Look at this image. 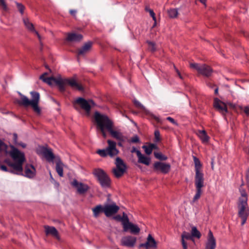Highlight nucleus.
Masks as SVG:
<instances>
[{"label": "nucleus", "instance_id": "f257e3e1", "mask_svg": "<svg viewBox=\"0 0 249 249\" xmlns=\"http://www.w3.org/2000/svg\"><path fill=\"white\" fill-rule=\"evenodd\" d=\"M11 150L9 152V154L15 162H9L8 165L13 168L12 172L18 175H22V164L25 160L24 154L13 146H11Z\"/></svg>", "mask_w": 249, "mask_h": 249}, {"label": "nucleus", "instance_id": "f03ea898", "mask_svg": "<svg viewBox=\"0 0 249 249\" xmlns=\"http://www.w3.org/2000/svg\"><path fill=\"white\" fill-rule=\"evenodd\" d=\"M20 96V99L15 100V103L20 106L25 107L31 106L34 111L37 114L40 113V108L38 107V104L40 100V94L36 91H31L30 94L32 99L30 100L27 97L19 92Z\"/></svg>", "mask_w": 249, "mask_h": 249}, {"label": "nucleus", "instance_id": "7ed1b4c3", "mask_svg": "<svg viewBox=\"0 0 249 249\" xmlns=\"http://www.w3.org/2000/svg\"><path fill=\"white\" fill-rule=\"evenodd\" d=\"M94 119L96 123L97 129L100 130L103 137H107V134L105 132L107 130V124L110 123V120L105 115L101 114L98 112H95L94 114Z\"/></svg>", "mask_w": 249, "mask_h": 249}, {"label": "nucleus", "instance_id": "20e7f679", "mask_svg": "<svg viewBox=\"0 0 249 249\" xmlns=\"http://www.w3.org/2000/svg\"><path fill=\"white\" fill-rule=\"evenodd\" d=\"M103 188H108L110 185V180L107 174L101 169H96L93 172Z\"/></svg>", "mask_w": 249, "mask_h": 249}, {"label": "nucleus", "instance_id": "39448f33", "mask_svg": "<svg viewBox=\"0 0 249 249\" xmlns=\"http://www.w3.org/2000/svg\"><path fill=\"white\" fill-rule=\"evenodd\" d=\"M68 85L74 89H77L79 91L83 90V86L79 84L77 81L74 78H61V82L60 87V91L63 92L65 90V85Z\"/></svg>", "mask_w": 249, "mask_h": 249}, {"label": "nucleus", "instance_id": "423d86ee", "mask_svg": "<svg viewBox=\"0 0 249 249\" xmlns=\"http://www.w3.org/2000/svg\"><path fill=\"white\" fill-rule=\"evenodd\" d=\"M116 168L112 171L115 177L119 178L122 177L126 169V166L124 161L120 158L117 157L115 160Z\"/></svg>", "mask_w": 249, "mask_h": 249}, {"label": "nucleus", "instance_id": "0eeeda50", "mask_svg": "<svg viewBox=\"0 0 249 249\" xmlns=\"http://www.w3.org/2000/svg\"><path fill=\"white\" fill-rule=\"evenodd\" d=\"M238 208V216L241 219V225H243L246 223L249 214L247 202L244 201L243 203H239Z\"/></svg>", "mask_w": 249, "mask_h": 249}, {"label": "nucleus", "instance_id": "6e6552de", "mask_svg": "<svg viewBox=\"0 0 249 249\" xmlns=\"http://www.w3.org/2000/svg\"><path fill=\"white\" fill-rule=\"evenodd\" d=\"M191 68L196 70L198 72L205 76H210L212 72L211 67L205 64L200 65L197 63H191L190 64Z\"/></svg>", "mask_w": 249, "mask_h": 249}, {"label": "nucleus", "instance_id": "1a4fd4ad", "mask_svg": "<svg viewBox=\"0 0 249 249\" xmlns=\"http://www.w3.org/2000/svg\"><path fill=\"white\" fill-rule=\"evenodd\" d=\"M107 124V130L110 133L111 136L117 140L123 142L125 141L126 138L119 130L113 129V122L110 120V123L108 122Z\"/></svg>", "mask_w": 249, "mask_h": 249}, {"label": "nucleus", "instance_id": "9d476101", "mask_svg": "<svg viewBox=\"0 0 249 249\" xmlns=\"http://www.w3.org/2000/svg\"><path fill=\"white\" fill-rule=\"evenodd\" d=\"M75 103L79 105L86 112L88 115H89L91 107L95 105L92 100L87 101L81 97L76 99Z\"/></svg>", "mask_w": 249, "mask_h": 249}, {"label": "nucleus", "instance_id": "9b49d317", "mask_svg": "<svg viewBox=\"0 0 249 249\" xmlns=\"http://www.w3.org/2000/svg\"><path fill=\"white\" fill-rule=\"evenodd\" d=\"M153 168L156 172L166 174L170 171L171 165L168 163L157 161L154 163Z\"/></svg>", "mask_w": 249, "mask_h": 249}, {"label": "nucleus", "instance_id": "f8f14e48", "mask_svg": "<svg viewBox=\"0 0 249 249\" xmlns=\"http://www.w3.org/2000/svg\"><path fill=\"white\" fill-rule=\"evenodd\" d=\"M48 75V73L45 72L40 76V79L42 80L44 82L48 84L50 86H52L53 84L57 85L59 89H60L61 78L58 77L57 78L54 77H46V76Z\"/></svg>", "mask_w": 249, "mask_h": 249}, {"label": "nucleus", "instance_id": "ddd939ff", "mask_svg": "<svg viewBox=\"0 0 249 249\" xmlns=\"http://www.w3.org/2000/svg\"><path fill=\"white\" fill-rule=\"evenodd\" d=\"M71 184L76 189L77 193L80 195L85 194L89 189V187L87 184L79 182L76 179H74Z\"/></svg>", "mask_w": 249, "mask_h": 249}, {"label": "nucleus", "instance_id": "4468645a", "mask_svg": "<svg viewBox=\"0 0 249 249\" xmlns=\"http://www.w3.org/2000/svg\"><path fill=\"white\" fill-rule=\"evenodd\" d=\"M139 247L144 248L145 249H155L157 247V244L154 238L149 234L147 236L146 242L141 244Z\"/></svg>", "mask_w": 249, "mask_h": 249}, {"label": "nucleus", "instance_id": "2eb2a0df", "mask_svg": "<svg viewBox=\"0 0 249 249\" xmlns=\"http://www.w3.org/2000/svg\"><path fill=\"white\" fill-rule=\"evenodd\" d=\"M136 241L137 238L134 236H125L121 239V244L122 246L132 248L135 246Z\"/></svg>", "mask_w": 249, "mask_h": 249}, {"label": "nucleus", "instance_id": "dca6fc26", "mask_svg": "<svg viewBox=\"0 0 249 249\" xmlns=\"http://www.w3.org/2000/svg\"><path fill=\"white\" fill-rule=\"evenodd\" d=\"M38 153L42 154L46 160L49 162L53 161L55 157L51 148H47L44 147L40 148Z\"/></svg>", "mask_w": 249, "mask_h": 249}, {"label": "nucleus", "instance_id": "f3484780", "mask_svg": "<svg viewBox=\"0 0 249 249\" xmlns=\"http://www.w3.org/2000/svg\"><path fill=\"white\" fill-rule=\"evenodd\" d=\"M108 146L106 148L108 156L113 157L117 155L119 151L116 148V143L111 140H107Z\"/></svg>", "mask_w": 249, "mask_h": 249}, {"label": "nucleus", "instance_id": "a211bd4d", "mask_svg": "<svg viewBox=\"0 0 249 249\" xmlns=\"http://www.w3.org/2000/svg\"><path fill=\"white\" fill-rule=\"evenodd\" d=\"M119 210V207L115 203L107 205L104 207V213L107 217H109L117 213Z\"/></svg>", "mask_w": 249, "mask_h": 249}, {"label": "nucleus", "instance_id": "6ab92c4d", "mask_svg": "<svg viewBox=\"0 0 249 249\" xmlns=\"http://www.w3.org/2000/svg\"><path fill=\"white\" fill-rule=\"evenodd\" d=\"M45 229V232L47 236L51 235L55 238L58 240H60V237L59 235L58 232L56 228L53 226H49L45 225L44 226Z\"/></svg>", "mask_w": 249, "mask_h": 249}, {"label": "nucleus", "instance_id": "aec40b11", "mask_svg": "<svg viewBox=\"0 0 249 249\" xmlns=\"http://www.w3.org/2000/svg\"><path fill=\"white\" fill-rule=\"evenodd\" d=\"M216 248V240L211 231H209L205 249H215Z\"/></svg>", "mask_w": 249, "mask_h": 249}, {"label": "nucleus", "instance_id": "412c9836", "mask_svg": "<svg viewBox=\"0 0 249 249\" xmlns=\"http://www.w3.org/2000/svg\"><path fill=\"white\" fill-rule=\"evenodd\" d=\"M123 231L124 232L129 231L131 233L134 234H138L140 231V229L137 225L134 224L131 222L124 224L123 227Z\"/></svg>", "mask_w": 249, "mask_h": 249}, {"label": "nucleus", "instance_id": "4be33fe9", "mask_svg": "<svg viewBox=\"0 0 249 249\" xmlns=\"http://www.w3.org/2000/svg\"><path fill=\"white\" fill-rule=\"evenodd\" d=\"M204 174L202 172L195 173V184L196 188L201 189L204 187Z\"/></svg>", "mask_w": 249, "mask_h": 249}, {"label": "nucleus", "instance_id": "5701e85b", "mask_svg": "<svg viewBox=\"0 0 249 249\" xmlns=\"http://www.w3.org/2000/svg\"><path fill=\"white\" fill-rule=\"evenodd\" d=\"M214 107L223 114H225L227 112V107L226 104L217 98L214 99Z\"/></svg>", "mask_w": 249, "mask_h": 249}, {"label": "nucleus", "instance_id": "b1692460", "mask_svg": "<svg viewBox=\"0 0 249 249\" xmlns=\"http://www.w3.org/2000/svg\"><path fill=\"white\" fill-rule=\"evenodd\" d=\"M83 38L82 35L75 33H71L67 34L66 40L69 42H79Z\"/></svg>", "mask_w": 249, "mask_h": 249}, {"label": "nucleus", "instance_id": "393cba45", "mask_svg": "<svg viewBox=\"0 0 249 249\" xmlns=\"http://www.w3.org/2000/svg\"><path fill=\"white\" fill-rule=\"evenodd\" d=\"M24 176L29 178H33L36 174V169L32 165H27L25 167Z\"/></svg>", "mask_w": 249, "mask_h": 249}, {"label": "nucleus", "instance_id": "a878e982", "mask_svg": "<svg viewBox=\"0 0 249 249\" xmlns=\"http://www.w3.org/2000/svg\"><path fill=\"white\" fill-rule=\"evenodd\" d=\"M92 46L91 42L86 43L81 48L78 50L77 54L78 55H84L89 52Z\"/></svg>", "mask_w": 249, "mask_h": 249}, {"label": "nucleus", "instance_id": "bb28decb", "mask_svg": "<svg viewBox=\"0 0 249 249\" xmlns=\"http://www.w3.org/2000/svg\"><path fill=\"white\" fill-rule=\"evenodd\" d=\"M187 240H193V237L191 234L184 231L181 235V243L183 249H187V243L186 242Z\"/></svg>", "mask_w": 249, "mask_h": 249}, {"label": "nucleus", "instance_id": "cd10ccee", "mask_svg": "<svg viewBox=\"0 0 249 249\" xmlns=\"http://www.w3.org/2000/svg\"><path fill=\"white\" fill-rule=\"evenodd\" d=\"M137 157L138 158V162L144 164L146 165H149L150 162V159L142 155L141 152H137Z\"/></svg>", "mask_w": 249, "mask_h": 249}, {"label": "nucleus", "instance_id": "c85d7f7f", "mask_svg": "<svg viewBox=\"0 0 249 249\" xmlns=\"http://www.w3.org/2000/svg\"><path fill=\"white\" fill-rule=\"evenodd\" d=\"M23 21L26 27L30 31L35 32L37 35L38 39L40 40V36L39 35L38 33L35 30L33 24L30 22L29 19L28 18H23Z\"/></svg>", "mask_w": 249, "mask_h": 249}, {"label": "nucleus", "instance_id": "c756f323", "mask_svg": "<svg viewBox=\"0 0 249 249\" xmlns=\"http://www.w3.org/2000/svg\"><path fill=\"white\" fill-rule=\"evenodd\" d=\"M196 134L200 139L203 143H207L208 142L210 137L208 136L206 132L204 130H198Z\"/></svg>", "mask_w": 249, "mask_h": 249}, {"label": "nucleus", "instance_id": "7c9ffc66", "mask_svg": "<svg viewBox=\"0 0 249 249\" xmlns=\"http://www.w3.org/2000/svg\"><path fill=\"white\" fill-rule=\"evenodd\" d=\"M63 166L64 164L60 159H57L56 161V171L61 177L63 176Z\"/></svg>", "mask_w": 249, "mask_h": 249}, {"label": "nucleus", "instance_id": "2f4dec72", "mask_svg": "<svg viewBox=\"0 0 249 249\" xmlns=\"http://www.w3.org/2000/svg\"><path fill=\"white\" fill-rule=\"evenodd\" d=\"M93 213V215L95 217H97L99 216V214L102 212L104 213V207L99 205L96 206L95 207L92 208V209Z\"/></svg>", "mask_w": 249, "mask_h": 249}, {"label": "nucleus", "instance_id": "473e14b6", "mask_svg": "<svg viewBox=\"0 0 249 249\" xmlns=\"http://www.w3.org/2000/svg\"><path fill=\"white\" fill-rule=\"evenodd\" d=\"M193 159L195 165V173L202 172L201 170L202 164L199 159L196 157H194Z\"/></svg>", "mask_w": 249, "mask_h": 249}, {"label": "nucleus", "instance_id": "72a5a7b5", "mask_svg": "<svg viewBox=\"0 0 249 249\" xmlns=\"http://www.w3.org/2000/svg\"><path fill=\"white\" fill-rule=\"evenodd\" d=\"M240 192L241 196L239 198V203H243L244 201L247 202L248 198L246 191L244 189H240Z\"/></svg>", "mask_w": 249, "mask_h": 249}, {"label": "nucleus", "instance_id": "f704fd0d", "mask_svg": "<svg viewBox=\"0 0 249 249\" xmlns=\"http://www.w3.org/2000/svg\"><path fill=\"white\" fill-rule=\"evenodd\" d=\"M202 190L200 188H196V193L194 196L192 201H191V203L193 204L196 201H197L201 196V195L202 194Z\"/></svg>", "mask_w": 249, "mask_h": 249}, {"label": "nucleus", "instance_id": "c9c22d12", "mask_svg": "<svg viewBox=\"0 0 249 249\" xmlns=\"http://www.w3.org/2000/svg\"><path fill=\"white\" fill-rule=\"evenodd\" d=\"M191 235L193 237H195L199 238L201 236L200 232L197 230L196 227H193L192 228Z\"/></svg>", "mask_w": 249, "mask_h": 249}, {"label": "nucleus", "instance_id": "e433bc0d", "mask_svg": "<svg viewBox=\"0 0 249 249\" xmlns=\"http://www.w3.org/2000/svg\"><path fill=\"white\" fill-rule=\"evenodd\" d=\"M168 14L170 18H175L177 17L178 12L176 9H171L168 11Z\"/></svg>", "mask_w": 249, "mask_h": 249}, {"label": "nucleus", "instance_id": "4c0bfd02", "mask_svg": "<svg viewBox=\"0 0 249 249\" xmlns=\"http://www.w3.org/2000/svg\"><path fill=\"white\" fill-rule=\"evenodd\" d=\"M154 156L157 159L161 160H166L168 159L167 156L160 152H154Z\"/></svg>", "mask_w": 249, "mask_h": 249}, {"label": "nucleus", "instance_id": "58836bf2", "mask_svg": "<svg viewBox=\"0 0 249 249\" xmlns=\"http://www.w3.org/2000/svg\"><path fill=\"white\" fill-rule=\"evenodd\" d=\"M121 219V221L122 222L123 227H124V224L127 225V223H130L127 215L124 213H123V216H122Z\"/></svg>", "mask_w": 249, "mask_h": 249}, {"label": "nucleus", "instance_id": "ea45409f", "mask_svg": "<svg viewBox=\"0 0 249 249\" xmlns=\"http://www.w3.org/2000/svg\"><path fill=\"white\" fill-rule=\"evenodd\" d=\"M16 3L18 11L21 14H23L25 6L20 2H16Z\"/></svg>", "mask_w": 249, "mask_h": 249}, {"label": "nucleus", "instance_id": "a19ab883", "mask_svg": "<svg viewBox=\"0 0 249 249\" xmlns=\"http://www.w3.org/2000/svg\"><path fill=\"white\" fill-rule=\"evenodd\" d=\"M97 153L101 157H105L108 155L107 152V149H99L97 151Z\"/></svg>", "mask_w": 249, "mask_h": 249}, {"label": "nucleus", "instance_id": "79ce46f5", "mask_svg": "<svg viewBox=\"0 0 249 249\" xmlns=\"http://www.w3.org/2000/svg\"><path fill=\"white\" fill-rule=\"evenodd\" d=\"M148 44V49L151 52H154L156 50V47L155 45L154 42H151V41H147V42Z\"/></svg>", "mask_w": 249, "mask_h": 249}, {"label": "nucleus", "instance_id": "37998d69", "mask_svg": "<svg viewBox=\"0 0 249 249\" xmlns=\"http://www.w3.org/2000/svg\"><path fill=\"white\" fill-rule=\"evenodd\" d=\"M142 147L143 149H144L145 152L146 154L149 155L152 153V150H151V149H150L149 146L143 145L142 146Z\"/></svg>", "mask_w": 249, "mask_h": 249}, {"label": "nucleus", "instance_id": "c03bdc74", "mask_svg": "<svg viewBox=\"0 0 249 249\" xmlns=\"http://www.w3.org/2000/svg\"><path fill=\"white\" fill-rule=\"evenodd\" d=\"M0 6L5 11H7L8 9L5 1H0Z\"/></svg>", "mask_w": 249, "mask_h": 249}, {"label": "nucleus", "instance_id": "a18cd8bd", "mask_svg": "<svg viewBox=\"0 0 249 249\" xmlns=\"http://www.w3.org/2000/svg\"><path fill=\"white\" fill-rule=\"evenodd\" d=\"M155 139L156 142H159L160 140V132L158 130L155 131Z\"/></svg>", "mask_w": 249, "mask_h": 249}, {"label": "nucleus", "instance_id": "49530a36", "mask_svg": "<svg viewBox=\"0 0 249 249\" xmlns=\"http://www.w3.org/2000/svg\"><path fill=\"white\" fill-rule=\"evenodd\" d=\"M134 103L137 107L142 109H144V107L139 101L135 100Z\"/></svg>", "mask_w": 249, "mask_h": 249}, {"label": "nucleus", "instance_id": "de8ad7c7", "mask_svg": "<svg viewBox=\"0 0 249 249\" xmlns=\"http://www.w3.org/2000/svg\"><path fill=\"white\" fill-rule=\"evenodd\" d=\"M140 142V140H139L138 136H134L130 140V142H131L132 143H137V142Z\"/></svg>", "mask_w": 249, "mask_h": 249}, {"label": "nucleus", "instance_id": "09e8293b", "mask_svg": "<svg viewBox=\"0 0 249 249\" xmlns=\"http://www.w3.org/2000/svg\"><path fill=\"white\" fill-rule=\"evenodd\" d=\"M0 169L1 170H2L4 171H6V172L8 171V172H11V173H14L13 172H11V170H13V168H12V169H10V170H9L7 169V168L6 167V166H5V165H1V166H0Z\"/></svg>", "mask_w": 249, "mask_h": 249}, {"label": "nucleus", "instance_id": "8fccbe9b", "mask_svg": "<svg viewBox=\"0 0 249 249\" xmlns=\"http://www.w3.org/2000/svg\"><path fill=\"white\" fill-rule=\"evenodd\" d=\"M149 14L151 16V17L155 21V23L156 21V18L155 17V14L153 10H149Z\"/></svg>", "mask_w": 249, "mask_h": 249}, {"label": "nucleus", "instance_id": "3c124183", "mask_svg": "<svg viewBox=\"0 0 249 249\" xmlns=\"http://www.w3.org/2000/svg\"><path fill=\"white\" fill-rule=\"evenodd\" d=\"M6 147V145L3 142H0V152H1L5 149Z\"/></svg>", "mask_w": 249, "mask_h": 249}, {"label": "nucleus", "instance_id": "603ef678", "mask_svg": "<svg viewBox=\"0 0 249 249\" xmlns=\"http://www.w3.org/2000/svg\"><path fill=\"white\" fill-rule=\"evenodd\" d=\"M244 111L247 115H249V105L244 107Z\"/></svg>", "mask_w": 249, "mask_h": 249}, {"label": "nucleus", "instance_id": "864d4df0", "mask_svg": "<svg viewBox=\"0 0 249 249\" xmlns=\"http://www.w3.org/2000/svg\"><path fill=\"white\" fill-rule=\"evenodd\" d=\"M166 119L168 121H170L171 123H172L173 124H177V123H176V121H175V120L173 118H171L170 117H167Z\"/></svg>", "mask_w": 249, "mask_h": 249}, {"label": "nucleus", "instance_id": "5fc2aeb1", "mask_svg": "<svg viewBox=\"0 0 249 249\" xmlns=\"http://www.w3.org/2000/svg\"><path fill=\"white\" fill-rule=\"evenodd\" d=\"M76 13L77 11L75 10L71 9L70 10V13L71 14V15H72L73 17H75Z\"/></svg>", "mask_w": 249, "mask_h": 249}, {"label": "nucleus", "instance_id": "6e6d98bb", "mask_svg": "<svg viewBox=\"0 0 249 249\" xmlns=\"http://www.w3.org/2000/svg\"><path fill=\"white\" fill-rule=\"evenodd\" d=\"M174 68H175V70H176V72H177V74H178V76L179 77V78H180V79H182V78H183V77H182V76H181V74H180V72L179 71H178V70L176 68V67H175V66H174Z\"/></svg>", "mask_w": 249, "mask_h": 249}, {"label": "nucleus", "instance_id": "4d7b16f0", "mask_svg": "<svg viewBox=\"0 0 249 249\" xmlns=\"http://www.w3.org/2000/svg\"><path fill=\"white\" fill-rule=\"evenodd\" d=\"M148 146L150 148V149H151L152 151L154 149H156L157 147L156 145L155 144L153 143L150 144Z\"/></svg>", "mask_w": 249, "mask_h": 249}, {"label": "nucleus", "instance_id": "13d9d810", "mask_svg": "<svg viewBox=\"0 0 249 249\" xmlns=\"http://www.w3.org/2000/svg\"><path fill=\"white\" fill-rule=\"evenodd\" d=\"M141 152V151L138 150H137L135 147H132V150L131 151V153L135 152L136 153V154L137 155V152Z\"/></svg>", "mask_w": 249, "mask_h": 249}, {"label": "nucleus", "instance_id": "bf43d9fd", "mask_svg": "<svg viewBox=\"0 0 249 249\" xmlns=\"http://www.w3.org/2000/svg\"><path fill=\"white\" fill-rule=\"evenodd\" d=\"M247 181L248 186L249 187V171L248 172L247 174Z\"/></svg>", "mask_w": 249, "mask_h": 249}, {"label": "nucleus", "instance_id": "052dcab7", "mask_svg": "<svg viewBox=\"0 0 249 249\" xmlns=\"http://www.w3.org/2000/svg\"><path fill=\"white\" fill-rule=\"evenodd\" d=\"M18 135L16 134H14V140L16 143H17Z\"/></svg>", "mask_w": 249, "mask_h": 249}, {"label": "nucleus", "instance_id": "680f3d73", "mask_svg": "<svg viewBox=\"0 0 249 249\" xmlns=\"http://www.w3.org/2000/svg\"><path fill=\"white\" fill-rule=\"evenodd\" d=\"M121 218H122V216L119 215H117L115 217V219H116V220H119V221L121 220Z\"/></svg>", "mask_w": 249, "mask_h": 249}, {"label": "nucleus", "instance_id": "e2e57ef3", "mask_svg": "<svg viewBox=\"0 0 249 249\" xmlns=\"http://www.w3.org/2000/svg\"><path fill=\"white\" fill-rule=\"evenodd\" d=\"M18 145H20L21 146H22L23 148H25L26 147V144L25 143H17Z\"/></svg>", "mask_w": 249, "mask_h": 249}, {"label": "nucleus", "instance_id": "0e129e2a", "mask_svg": "<svg viewBox=\"0 0 249 249\" xmlns=\"http://www.w3.org/2000/svg\"><path fill=\"white\" fill-rule=\"evenodd\" d=\"M145 10L146 12H149V10H151V9L148 6H146L145 8Z\"/></svg>", "mask_w": 249, "mask_h": 249}, {"label": "nucleus", "instance_id": "69168bd1", "mask_svg": "<svg viewBox=\"0 0 249 249\" xmlns=\"http://www.w3.org/2000/svg\"><path fill=\"white\" fill-rule=\"evenodd\" d=\"M218 89L217 88H216L215 90H214V93L215 94H218Z\"/></svg>", "mask_w": 249, "mask_h": 249}, {"label": "nucleus", "instance_id": "338daca9", "mask_svg": "<svg viewBox=\"0 0 249 249\" xmlns=\"http://www.w3.org/2000/svg\"><path fill=\"white\" fill-rule=\"evenodd\" d=\"M201 1L202 2V3L203 4H204V5H205V4H206V3H205L206 1L202 0V1Z\"/></svg>", "mask_w": 249, "mask_h": 249}, {"label": "nucleus", "instance_id": "774afa93", "mask_svg": "<svg viewBox=\"0 0 249 249\" xmlns=\"http://www.w3.org/2000/svg\"><path fill=\"white\" fill-rule=\"evenodd\" d=\"M213 162H212V168H213Z\"/></svg>", "mask_w": 249, "mask_h": 249}]
</instances>
